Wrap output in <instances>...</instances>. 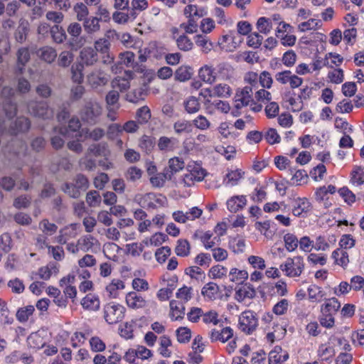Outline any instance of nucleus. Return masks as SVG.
<instances>
[{
	"label": "nucleus",
	"mask_w": 364,
	"mask_h": 364,
	"mask_svg": "<svg viewBox=\"0 0 364 364\" xmlns=\"http://www.w3.org/2000/svg\"><path fill=\"white\" fill-rule=\"evenodd\" d=\"M252 89L250 86H246L240 91H238L235 96V107L240 109L244 107L249 106L252 101Z\"/></svg>",
	"instance_id": "10"
},
{
	"label": "nucleus",
	"mask_w": 364,
	"mask_h": 364,
	"mask_svg": "<svg viewBox=\"0 0 364 364\" xmlns=\"http://www.w3.org/2000/svg\"><path fill=\"white\" fill-rule=\"evenodd\" d=\"M332 257L338 265L345 267L349 263V256L346 250L338 248L334 250L332 252Z\"/></svg>",
	"instance_id": "38"
},
{
	"label": "nucleus",
	"mask_w": 364,
	"mask_h": 364,
	"mask_svg": "<svg viewBox=\"0 0 364 364\" xmlns=\"http://www.w3.org/2000/svg\"><path fill=\"white\" fill-rule=\"evenodd\" d=\"M86 202L91 208L99 207L102 202V198L100 193L95 190L87 192L86 195Z\"/></svg>",
	"instance_id": "47"
},
{
	"label": "nucleus",
	"mask_w": 364,
	"mask_h": 364,
	"mask_svg": "<svg viewBox=\"0 0 364 364\" xmlns=\"http://www.w3.org/2000/svg\"><path fill=\"white\" fill-rule=\"evenodd\" d=\"M185 110L189 114L198 112L200 109L198 99L194 96L188 97L183 102Z\"/></svg>",
	"instance_id": "39"
},
{
	"label": "nucleus",
	"mask_w": 364,
	"mask_h": 364,
	"mask_svg": "<svg viewBox=\"0 0 364 364\" xmlns=\"http://www.w3.org/2000/svg\"><path fill=\"white\" fill-rule=\"evenodd\" d=\"M201 293L208 299L215 300L219 296L220 288L217 284L209 282L203 287Z\"/></svg>",
	"instance_id": "24"
},
{
	"label": "nucleus",
	"mask_w": 364,
	"mask_h": 364,
	"mask_svg": "<svg viewBox=\"0 0 364 364\" xmlns=\"http://www.w3.org/2000/svg\"><path fill=\"white\" fill-rule=\"evenodd\" d=\"M315 198L318 203H323L326 208H328L331 205V203L328 201L326 186H321L316 190Z\"/></svg>",
	"instance_id": "50"
},
{
	"label": "nucleus",
	"mask_w": 364,
	"mask_h": 364,
	"mask_svg": "<svg viewBox=\"0 0 364 364\" xmlns=\"http://www.w3.org/2000/svg\"><path fill=\"white\" fill-rule=\"evenodd\" d=\"M171 174L166 171V173H156L150 177V182L154 187H162L166 180H171Z\"/></svg>",
	"instance_id": "44"
},
{
	"label": "nucleus",
	"mask_w": 364,
	"mask_h": 364,
	"mask_svg": "<svg viewBox=\"0 0 364 364\" xmlns=\"http://www.w3.org/2000/svg\"><path fill=\"white\" fill-rule=\"evenodd\" d=\"M257 326V319L255 314L252 311H244L239 318L240 329L247 333H251Z\"/></svg>",
	"instance_id": "7"
},
{
	"label": "nucleus",
	"mask_w": 364,
	"mask_h": 364,
	"mask_svg": "<svg viewBox=\"0 0 364 364\" xmlns=\"http://www.w3.org/2000/svg\"><path fill=\"white\" fill-rule=\"evenodd\" d=\"M81 305L86 310L97 311L100 308V302L96 296L89 294L82 299Z\"/></svg>",
	"instance_id": "26"
},
{
	"label": "nucleus",
	"mask_w": 364,
	"mask_h": 364,
	"mask_svg": "<svg viewBox=\"0 0 364 364\" xmlns=\"http://www.w3.org/2000/svg\"><path fill=\"white\" fill-rule=\"evenodd\" d=\"M80 58L86 65H92L98 61V55L92 47H85L80 51Z\"/></svg>",
	"instance_id": "19"
},
{
	"label": "nucleus",
	"mask_w": 364,
	"mask_h": 364,
	"mask_svg": "<svg viewBox=\"0 0 364 364\" xmlns=\"http://www.w3.org/2000/svg\"><path fill=\"white\" fill-rule=\"evenodd\" d=\"M246 198L244 196H237L230 198L227 201L228 209L232 213H236L246 205Z\"/></svg>",
	"instance_id": "23"
},
{
	"label": "nucleus",
	"mask_w": 364,
	"mask_h": 364,
	"mask_svg": "<svg viewBox=\"0 0 364 364\" xmlns=\"http://www.w3.org/2000/svg\"><path fill=\"white\" fill-rule=\"evenodd\" d=\"M77 245H79V247L84 252H88L95 247L98 248L100 247V242L97 239L88 235L78 240Z\"/></svg>",
	"instance_id": "20"
},
{
	"label": "nucleus",
	"mask_w": 364,
	"mask_h": 364,
	"mask_svg": "<svg viewBox=\"0 0 364 364\" xmlns=\"http://www.w3.org/2000/svg\"><path fill=\"white\" fill-rule=\"evenodd\" d=\"M38 56L45 62L51 63L55 61L57 57V52L51 46H43L37 51Z\"/></svg>",
	"instance_id": "22"
},
{
	"label": "nucleus",
	"mask_w": 364,
	"mask_h": 364,
	"mask_svg": "<svg viewBox=\"0 0 364 364\" xmlns=\"http://www.w3.org/2000/svg\"><path fill=\"white\" fill-rule=\"evenodd\" d=\"M195 43L203 53H208L213 48V44L208 36L203 34L194 37Z\"/></svg>",
	"instance_id": "25"
},
{
	"label": "nucleus",
	"mask_w": 364,
	"mask_h": 364,
	"mask_svg": "<svg viewBox=\"0 0 364 364\" xmlns=\"http://www.w3.org/2000/svg\"><path fill=\"white\" fill-rule=\"evenodd\" d=\"M193 124L198 129L207 130L210 127V121L203 115H198L193 120Z\"/></svg>",
	"instance_id": "63"
},
{
	"label": "nucleus",
	"mask_w": 364,
	"mask_h": 364,
	"mask_svg": "<svg viewBox=\"0 0 364 364\" xmlns=\"http://www.w3.org/2000/svg\"><path fill=\"white\" fill-rule=\"evenodd\" d=\"M310 209L311 203L306 198H297L294 201L292 213L295 216L299 217L303 213L309 212Z\"/></svg>",
	"instance_id": "21"
},
{
	"label": "nucleus",
	"mask_w": 364,
	"mask_h": 364,
	"mask_svg": "<svg viewBox=\"0 0 364 364\" xmlns=\"http://www.w3.org/2000/svg\"><path fill=\"white\" fill-rule=\"evenodd\" d=\"M200 238L205 249L213 248L220 241L218 236L213 237V233L210 231L204 232Z\"/></svg>",
	"instance_id": "40"
},
{
	"label": "nucleus",
	"mask_w": 364,
	"mask_h": 364,
	"mask_svg": "<svg viewBox=\"0 0 364 364\" xmlns=\"http://www.w3.org/2000/svg\"><path fill=\"white\" fill-rule=\"evenodd\" d=\"M31 127L30 120L25 117H18L15 122L10 125L8 132L11 134H16L18 132H27Z\"/></svg>",
	"instance_id": "15"
},
{
	"label": "nucleus",
	"mask_w": 364,
	"mask_h": 364,
	"mask_svg": "<svg viewBox=\"0 0 364 364\" xmlns=\"http://www.w3.org/2000/svg\"><path fill=\"white\" fill-rule=\"evenodd\" d=\"M288 358V352L281 346H276L269 353V364H282Z\"/></svg>",
	"instance_id": "13"
},
{
	"label": "nucleus",
	"mask_w": 364,
	"mask_h": 364,
	"mask_svg": "<svg viewBox=\"0 0 364 364\" xmlns=\"http://www.w3.org/2000/svg\"><path fill=\"white\" fill-rule=\"evenodd\" d=\"M16 70L21 74L26 63L30 60L31 55L28 48H20L16 52Z\"/></svg>",
	"instance_id": "18"
},
{
	"label": "nucleus",
	"mask_w": 364,
	"mask_h": 364,
	"mask_svg": "<svg viewBox=\"0 0 364 364\" xmlns=\"http://www.w3.org/2000/svg\"><path fill=\"white\" fill-rule=\"evenodd\" d=\"M102 107L98 102L90 100L85 103L81 110V118L90 124H95L102 115Z\"/></svg>",
	"instance_id": "2"
},
{
	"label": "nucleus",
	"mask_w": 364,
	"mask_h": 364,
	"mask_svg": "<svg viewBox=\"0 0 364 364\" xmlns=\"http://www.w3.org/2000/svg\"><path fill=\"white\" fill-rule=\"evenodd\" d=\"M14 93V90L9 87H4L1 91L2 97H5L3 102V107L9 119L16 116L17 112L16 105L9 99V97L12 96Z\"/></svg>",
	"instance_id": "8"
},
{
	"label": "nucleus",
	"mask_w": 364,
	"mask_h": 364,
	"mask_svg": "<svg viewBox=\"0 0 364 364\" xmlns=\"http://www.w3.org/2000/svg\"><path fill=\"white\" fill-rule=\"evenodd\" d=\"M187 171L193 175L197 181H201L205 176V170L199 164L193 163L187 166Z\"/></svg>",
	"instance_id": "42"
},
{
	"label": "nucleus",
	"mask_w": 364,
	"mask_h": 364,
	"mask_svg": "<svg viewBox=\"0 0 364 364\" xmlns=\"http://www.w3.org/2000/svg\"><path fill=\"white\" fill-rule=\"evenodd\" d=\"M177 142L175 138L161 136L158 141L157 146L161 151H173L176 148Z\"/></svg>",
	"instance_id": "37"
},
{
	"label": "nucleus",
	"mask_w": 364,
	"mask_h": 364,
	"mask_svg": "<svg viewBox=\"0 0 364 364\" xmlns=\"http://www.w3.org/2000/svg\"><path fill=\"white\" fill-rule=\"evenodd\" d=\"M40 229L48 235H52L57 232L58 226L52 223H50L48 220L44 219L39 223Z\"/></svg>",
	"instance_id": "59"
},
{
	"label": "nucleus",
	"mask_w": 364,
	"mask_h": 364,
	"mask_svg": "<svg viewBox=\"0 0 364 364\" xmlns=\"http://www.w3.org/2000/svg\"><path fill=\"white\" fill-rule=\"evenodd\" d=\"M173 130L177 135L189 134L192 132L193 127L190 121L178 119L173 124Z\"/></svg>",
	"instance_id": "30"
},
{
	"label": "nucleus",
	"mask_w": 364,
	"mask_h": 364,
	"mask_svg": "<svg viewBox=\"0 0 364 364\" xmlns=\"http://www.w3.org/2000/svg\"><path fill=\"white\" fill-rule=\"evenodd\" d=\"M185 273L191 278L196 280H202L205 279V274L202 269L196 266L189 267L185 269Z\"/></svg>",
	"instance_id": "62"
},
{
	"label": "nucleus",
	"mask_w": 364,
	"mask_h": 364,
	"mask_svg": "<svg viewBox=\"0 0 364 364\" xmlns=\"http://www.w3.org/2000/svg\"><path fill=\"white\" fill-rule=\"evenodd\" d=\"M74 60V55L71 51L64 50L62 51L58 59V65L60 67H68Z\"/></svg>",
	"instance_id": "51"
},
{
	"label": "nucleus",
	"mask_w": 364,
	"mask_h": 364,
	"mask_svg": "<svg viewBox=\"0 0 364 364\" xmlns=\"http://www.w3.org/2000/svg\"><path fill=\"white\" fill-rule=\"evenodd\" d=\"M229 244L235 253H242L245 250V240L242 237L237 236L231 239Z\"/></svg>",
	"instance_id": "54"
},
{
	"label": "nucleus",
	"mask_w": 364,
	"mask_h": 364,
	"mask_svg": "<svg viewBox=\"0 0 364 364\" xmlns=\"http://www.w3.org/2000/svg\"><path fill=\"white\" fill-rule=\"evenodd\" d=\"M193 75L192 68L188 65L180 66L174 73L175 80L179 82L189 80Z\"/></svg>",
	"instance_id": "31"
},
{
	"label": "nucleus",
	"mask_w": 364,
	"mask_h": 364,
	"mask_svg": "<svg viewBox=\"0 0 364 364\" xmlns=\"http://www.w3.org/2000/svg\"><path fill=\"white\" fill-rule=\"evenodd\" d=\"M244 172L240 169L231 171L226 174L223 180V183L225 186H236L240 179L242 178Z\"/></svg>",
	"instance_id": "32"
},
{
	"label": "nucleus",
	"mask_w": 364,
	"mask_h": 364,
	"mask_svg": "<svg viewBox=\"0 0 364 364\" xmlns=\"http://www.w3.org/2000/svg\"><path fill=\"white\" fill-rule=\"evenodd\" d=\"M28 112L33 116L43 119L53 117V111L46 102L31 101L27 105Z\"/></svg>",
	"instance_id": "4"
},
{
	"label": "nucleus",
	"mask_w": 364,
	"mask_h": 364,
	"mask_svg": "<svg viewBox=\"0 0 364 364\" xmlns=\"http://www.w3.org/2000/svg\"><path fill=\"white\" fill-rule=\"evenodd\" d=\"M191 252V245L187 240L180 239L175 248L176 254L179 257H187Z\"/></svg>",
	"instance_id": "41"
},
{
	"label": "nucleus",
	"mask_w": 364,
	"mask_h": 364,
	"mask_svg": "<svg viewBox=\"0 0 364 364\" xmlns=\"http://www.w3.org/2000/svg\"><path fill=\"white\" fill-rule=\"evenodd\" d=\"M232 90L225 83H219L213 87V95L220 98H228L231 96Z\"/></svg>",
	"instance_id": "34"
},
{
	"label": "nucleus",
	"mask_w": 364,
	"mask_h": 364,
	"mask_svg": "<svg viewBox=\"0 0 364 364\" xmlns=\"http://www.w3.org/2000/svg\"><path fill=\"white\" fill-rule=\"evenodd\" d=\"M228 269L222 265H215L210 269L209 274L213 279H221L227 275Z\"/></svg>",
	"instance_id": "64"
},
{
	"label": "nucleus",
	"mask_w": 364,
	"mask_h": 364,
	"mask_svg": "<svg viewBox=\"0 0 364 364\" xmlns=\"http://www.w3.org/2000/svg\"><path fill=\"white\" fill-rule=\"evenodd\" d=\"M124 316V308L120 304L109 303L104 307V318L109 324L121 321Z\"/></svg>",
	"instance_id": "5"
},
{
	"label": "nucleus",
	"mask_w": 364,
	"mask_h": 364,
	"mask_svg": "<svg viewBox=\"0 0 364 364\" xmlns=\"http://www.w3.org/2000/svg\"><path fill=\"white\" fill-rule=\"evenodd\" d=\"M272 22L266 17H260L257 22V28L260 33L268 34L273 28Z\"/></svg>",
	"instance_id": "52"
},
{
	"label": "nucleus",
	"mask_w": 364,
	"mask_h": 364,
	"mask_svg": "<svg viewBox=\"0 0 364 364\" xmlns=\"http://www.w3.org/2000/svg\"><path fill=\"white\" fill-rule=\"evenodd\" d=\"M233 336V331L230 327H224L220 330L213 329L210 333V338L212 342L220 341L226 342Z\"/></svg>",
	"instance_id": "14"
},
{
	"label": "nucleus",
	"mask_w": 364,
	"mask_h": 364,
	"mask_svg": "<svg viewBox=\"0 0 364 364\" xmlns=\"http://www.w3.org/2000/svg\"><path fill=\"white\" fill-rule=\"evenodd\" d=\"M87 80L88 84L93 89H97L99 87L104 86L109 81L107 75L100 70L92 71L87 75Z\"/></svg>",
	"instance_id": "11"
},
{
	"label": "nucleus",
	"mask_w": 364,
	"mask_h": 364,
	"mask_svg": "<svg viewBox=\"0 0 364 364\" xmlns=\"http://www.w3.org/2000/svg\"><path fill=\"white\" fill-rule=\"evenodd\" d=\"M126 304L133 310L145 309L148 306V301L140 294L136 291H130L126 295Z\"/></svg>",
	"instance_id": "9"
},
{
	"label": "nucleus",
	"mask_w": 364,
	"mask_h": 364,
	"mask_svg": "<svg viewBox=\"0 0 364 364\" xmlns=\"http://www.w3.org/2000/svg\"><path fill=\"white\" fill-rule=\"evenodd\" d=\"M34 310V306L31 305L20 309L16 313V318L19 321L25 322L33 314Z\"/></svg>",
	"instance_id": "60"
},
{
	"label": "nucleus",
	"mask_w": 364,
	"mask_h": 364,
	"mask_svg": "<svg viewBox=\"0 0 364 364\" xmlns=\"http://www.w3.org/2000/svg\"><path fill=\"white\" fill-rule=\"evenodd\" d=\"M146 92L142 87H138L128 92L126 95V100L132 103H137L139 101L144 99Z\"/></svg>",
	"instance_id": "48"
},
{
	"label": "nucleus",
	"mask_w": 364,
	"mask_h": 364,
	"mask_svg": "<svg viewBox=\"0 0 364 364\" xmlns=\"http://www.w3.org/2000/svg\"><path fill=\"white\" fill-rule=\"evenodd\" d=\"M198 75L203 82L209 84H213L216 80L215 75H214V68L208 65L200 68Z\"/></svg>",
	"instance_id": "27"
},
{
	"label": "nucleus",
	"mask_w": 364,
	"mask_h": 364,
	"mask_svg": "<svg viewBox=\"0 0 364 364\" xmlns=\"http://www.w3.org/2000/svg\"><path fill=\"white\" fill-rule=\"evenodd\" d=\"M304 269L303 257L296 256L289 257L280 265V269L289 277H296L301 275Z\"/></svg>",
	"instance_id": "3"
},
{
	"label": "nucleus",
	"mask_w": 364,
	"mask_h": 364,
	"mask_svg": "<svg viewBox=\"0 0 364 364\" xmlns=\"http://www.w3.org/2000/svg\"><path fill=\"white\" fill-rule=\"evenodd\" d=\"M151 111L147 106L141 107L136 112V118L141 125L146 124L151 119Z\"/></svg>",
	"instance_id": "49"
},
{
	"label": "nucleus",
	"mask_w": 364,
	"mask_h": 364,
	"mask_svg": "<svg viewBox=\"0 0 364 364\" xmlns=\"http://www.w3.org/2000/svg\"><path fill=\"white\" fill-rule=\"evenodd\" d=\"M229 276L231 282H242L248 277V273L245 270H240L237 268H232L230 271Z\"/></svg>",
	"instance_id": "61"
},
{
	"label": "nucleus",
	"mask_w": 364,
	"mask_h": 364,
	"mask_svg": "<svg viewBox=\"0 0 364 364\" xmlns=\"http://www.w3.org/2000/svg\"><path fill=\"white\" fill-rule=\"evenodd\" d=\"M124 288V282L120 279H113L106 287V291L109 298L115 299L119 296V291Z\"/></svg>",
	"instance_id": "28"
},
{
	"label": "nucleus",
	"mask_w": 364,
	"mask_h": 364,
	"mask_svg": "<svg viewBox=\"0 0 364 364\" xmlns=\"http://www.w3.org/2000/svg\"><path fill=\"white\" fill-rule=\"evenodd\" d=\"M205 105L207 106L208 109L214 107L217 110L223 113H228L230 109L229 104L227 102L222 100H215L211 102L210 100H206Z\"/></svg>",
	"instance_id": "43"
},
{
	"label": "nucleus",
	"mask_w": 364,
	"mask_h": 364,
	"mask_svg": "<svg viewBox=\"0 0 364 364\" xmlns=\"http://www.w3.org/2000/svg\"><path fill=\"white\" fill-rule=\"evenodd\" d=\"M178 48L183 51H189L193 47V43L186 35H181L176 40Z\"/></svg>",
	"instance_id": "57"
},
{
	"label": "nucleus",
	"mask_w": 364,
	"mask_h": 364,
	"mask_svg": "<svg viewBox=\"0 0 364 364\" xmlns=\"http://www.w3.org/2000/svg\"><path fill=\"white\" fill-rule=\"evenodd\" d=\"M119 93L118 90L112 89L105 96L107 107H114L117 109L119 108Z\"/></svg>",
	"instance_id": "46"
},
{
	"label": "nucleus",
	"mask_w": 364,
	"mask_h": 364,
	"mask_svg": "<svg viewBox=\"0 0 364 364\" xmlns=\"http://www.w3.org/2000/svg\"><path fill=\"white\" fill-rule=\"evenodd\" d=\"M185 166L184 161L178 158V157H174L172 159H170L168 161V168L170 171H168L171 176L178 172L179 171L182 170Z\"/></svg>",
	"instance_id": "55"
},
{
	"label": "nucleus",
	"mask_w": 364,
	"mask_h": 364,
	"mask_svg": "<svg viewBox=\"0 0 364 364\" xmlns=\"http://www.w3.org/2000/svg\"><path fill=\"white\" fill-rule=\"evenodd\" d=\"M88 187L87 178L82 174H77L72 183H65L62 186L61 190L70 197L78 198L82 191H86Z\"/></svg>",
	"instance_id": "1"
},
{
	"label": "nucleus",
	"mask_w": 364,
	"mask_h": 364,
	"mask_svg": "<svg viewBox=\"0 0 364 364\" xmlns=\"http://www.w3.org/2000/svg\"><path fill=\"white\" fill-rule=\"evenodd\" d=\"M336 242V237L333 235H328L327 237L320 235L316 238L314 249L317 251H326L333 246Z\"/></svg>",
	"instance_id": "16"
},
{
	"label": "nucleus",
	"mask_w": 364,
	"mask_h": 364,
	"mask_svg": "<svg viewBox=\"0 0 364 364\" xmlns=\"http://www.w3.org/2000/svg\"><path fill=\"white\" fill-rule=\"evenodd\" d=\"M84 30L87 34H93L100 29V18L97 17H88L82 21Z\"/></svg>",
	"instance_id": "29"
},
{
	"label": "nucleus",
	"mask_w": 364,
	"mask_h": 364,
	"mask_svg": "<svg viewBox=\"0 0 364 364\" xmlns=\"http://www.w3.org/2000/svg\"><path fill=\"white\" fill-rule=\"evenodd\" d=\"M256 291L251 284L246 283L236 288L235 299L242 302L246 299H251L255 296Z\"/></svg>",
	"instance_id": "12"
},
{
	"label": "nucleus",
	"mask_w": 364,
	"mask_h": 364,
	"mask_svg": "<svg viewBox=\"0 0 364 364\" xmlns=\"http://www.w3.org/2000/svg\"><path fill=\"white\" fill-rule=\"evenodd\" d=\"M81 123L77 117H72L67 127H61L59 129V133L63 136L68 135L69 133L77 132L80 129Z\"/></svg>",
	"instance_id": "36"
},
{
	"label": "nucleus",
	"mask_w": 364,
	"mask_h": 364,
	"mask_svg": "<svg viewBox=\"0 0 364 364\" xmlns=\"http://www.w3.org/2000/svg\"><path fill=\"white\" fill-rule=\"evenodd\" d=\"M341 307V304L337 299L331 298L326 300L324 305L321 306L322 314H329L333 315L338 311Z\"/></svg>",
	"instance_id": "35"
},
{
	"label": "nucleus",
	"mask_w": 364,
	"mask_h": 364,
	"mask_svg": "<svg viewBox=\"0 0 364 364\" xmlns=\"http://www.w3.org/2000/svg\"><path fill=\"white\" fill-rule=\"evenodd\" d=\"M284 241L285 243V247L289 252L295 250L299 245V240L297 237L291 233L284 235Z\"/></svg>",
	"instance_id": "58"
},
{
	"label": "nucleus",
	"mask_w": 364,
	"mask_h": 364,
	"mask_svg": "<svg viewBox=\"0 0 364 364\" xmlns=\"http://www.w3.org/2000/svg\"><path fill=\"white\" fill-rule=\"evenodd\" d=\"M27 343L33 349H39L44 346L43 338L37 333H33L27 338Z\"/></svg>",
	"instance_id": "56"
},
{
	"label": "nucleus",
	"mask_w": 364,
	"mask_h": 364,
	"mask_svg": "<svg viewBox=\"0 0 364 364\" xmlns=\"http://www.w3.org/2000/svg\"><path fill=\"white\" fill-rule=\"evenodd\" d=\"M73 11L78 21L82 22L88 18L89 10L87 6L82 2L77 3L73 7Z\"/></svg>",
	"instance_id": "45"
},
{
	"label": "nucleus",
	"mask_w": 364,
	"mask_h": 364,
	"mask_svg": "<svg viewBox=\"0 0 364 364\" xmlns=\"http://www.w3.org/2000/svg\"><path fill=\"white\" fill-rule=\"evenodd\" d=\"M67 32L70 36L68 45L73 50H77L82 47L84 39L82 37L80 38L82 32V28L80 23L71 22L67 27Z\"/></svg>",
	"instance_id": "6"
},
{
	"label": "nucleus",
	"mask_w": 364,
	"mask_h": 364,
	"mask_svg": "<svg viewBox=\"0 0 364 364\" xmlns=\"http://www.w3.org/2000/svg\"><path fill=\"white\" fill-rule=\"evenodd\" d=\"M218 44L223 50L227 52L233 51L238 46L232 32L223 36L222 38L218 40Z\"/></svg>",
	"instance_id": "17"
},
{
	"label": "nucleus",
	"mask_w": 364,
	"mask_h": 364,
	"mask_svg": "<svg viewBox=\"0 0 364 364\" xmlns=\"http://www.w3.org/2000/svg\"><path fill=\"white\" fill-rule=\"evenodd\" d=\"M50 32L53 41L58 44L63 43L67 38L65 31L59 25L53 26Z\"/></svg>",
	"instance_id": "33"
},
{
	"label": "nucleus",
	"mask_w": 364,
	"mask_h": 364,
	"mask_svg": "<svg viewBox=\"0 0 364 364\" xmlns=\"http://www.w3.org/2000/svg\"><path fill=\"white\" fill-rule=\"evenodd\" d=\"M112 89L118 90V92H124L130 87V83L128 80L117 77L111 82Z\"/></svg>",
	"instance_id": "53"
}]
</instances>
